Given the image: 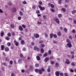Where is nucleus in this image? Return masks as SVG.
Returning <instances> with one entry per match:
<instances>
[{
	"label": "nucleus",
	"instance_id": "nucleus-15",
	"mask_svg": "<svg viewBox=\"0 0 76 76\" xmlns=\"http://www.w3.org/2000/svg\"><path fill=\"white\" fill-rule=\"evenodd\" d=\"M5 51H9V49L7 47H6L5 49Z\"/></svg>",
	"mask_w": 76,
	"mask_h": 76
},
{
	"label": "nucleus",
	"instance_id": "nucleus-51",
	"mask_svg": "<svg viewBox=\"0 0 76 76\" xmlns=\"http://www.w3.org/2000/svg\"><path fill=\"white\" fill-rule=\"evenodd\" d=\"M48 72H50V68H48Z\"/></svg>",
	"mask_w": 76,
	"mask_h": 76
},
{
	"label": "nucleus",
	"instance_id": "nucleus-38",
	"mask_svg": "<svg viewBox=\"0 0 76 76\" xmlns=\"http://www.w3.org/2000/svg\"><path fill=\"white\" fill-rule=\"evenodd\" d=\"M64 31L65 32H66L67 31V28H64Z\"/></svg>",
	"mask_w": 76,
	"mask_h": 76
},
{
	"label": "nucleus",
	"instance_id": "nucleus-6",
	"mask_svg": "<svg viewBox=\"0 0 76 76\" xmlns=\"http://www.w3.org/2000/svg\"><path fill=\"white\" fill-rule=\"evenodd\" d=\"M34 37H35L36 38H39V34H34Z\"/></svg>",
	"mask_w": 76,
	"mask_h": 76
},
{
	"label": "nucleus",
	"instance_id": "nucleus-54",
	"mask_svg": "<svg viewBox=\"0 0 76 76\" xmlns=\"http://www.w3.org/2000/svg\"><path fill=\"white\" fill-rule=\"evenodd\" d=\"M39 43H42V42H43V41H42V40H41V41H40L39 42Z\"/></svg>",
	"mask_w": 76,
	"mask_h": 76
},
{
	"label": "nucleus",
	"instance_id": "nucleus-2",
	"mask_svg": "<svg viewBox=\"0 0 76 76\" xmlns=\"http://www.w3.org/2000/svg\"><path fill=\"white\" fill-rule=\"evenodd\" d=\"M55 21L56 22L57 24H59L60 23V21H59V19L57 18H56L55 19Z\"/></svg>",
	"mask_w": 76,
	"mask_h": 76
},
{
	"label": "nucleus",
	"instance_id": "nucleus-36",
	"mask_svg": "<svg viewBox=\"0 0 76 76\" xmlns=\"http://www.w3.org/2000/svg\"><path fill=\"white\" fill-rule=\"evenodd\" d=\"M35 8H36V6L35 5H33L32 7V8L33 9H35Z\"/></svg>",
	"mask_w": 76,
	"mask_h": 76
},
{
	"label": "nucleus",
	"instance_id": "nucleus-45",
	"mask_svg": "<svg viewBox=\"0 0 76 76\" xmlns=\"http://www.w3.org/2000/svg\"><path fill=\"white\" fill-rule=\"evenodd\" d=\"M62 11H63V12H65L66 11V9H65L64 8H62Z\"/></svg>",
	"mask_w": 76,
	"mask_h": 76
},
{
	"label": "nucleus",
	"instance_id": "nucleus-63",
	"mask_svg": "<svg viewBox=\"0 0 76 76\" xmlns=\"http://www.w3.org/2000/svg\"><path fill=\"white\" fill-rule=\"evenodd\" d=\"M72 66H75V63H72Z\"/></svg>",
	"mask_w": 76,
	"mask_h": 76
},
{
	"label": "nucleus",
	"instance_id": "nucleus-7",
	"mask_svg": "<svg viewBox=\"0 0 76 76\" xmlns=\"http://www.w3.org/2000/svg\"><path fill=\"white\" fill-rule=\"evenodd\" d=\"M16 11V9L15 7L12 8V12H15Z\"/></svg>",
	"mask_w": 76,
	"mask_h": 76
},
{
	"label": "nucleus",
	"instance_id": "nucleus-20",
	"mask_svg": "<svg viewBox=\"0 0 76 76\" xmlns=\"http://www.w3.org/2000/svg\"><path fill=\"white\" fill-rule=\"evenodd\" d=\"M19 14L20 16H23V12H22L21 11L20 12Z\"/></svg>",
	"mask_w": 76,
	"mask_h": 76
},
{
	"label": "nucleus",
	"instance_id": "nucleus-37",
	"mask_svg": "<svg viewBox=\"0 0 76 76\" xmlns=\"http://www.w3.org/2000/svg\"><path fill=\"white\" fill-rule=\"evenodd\" d=\"M7 35L8 37H10L11 36V34H10V33H9L7 34Z\"/></svg>",
	"mask_w": 76,
	"mask_h": 76
},
{
	"label": "nucleus",
	"instance_id": "nucleus-60",
	"mask_svg": "<svg viewBox=\"0 0 76 76\" xmlns=\"http://www.w3.org/2000/svg\"><path fill=\"white\" fill-rule=\"evenodd\" d=\"M31 58L30 57H28L27 58V60H31Z\"/></svg>",
	"mask_w": 76,
	"mask_h": 76
},
{
	"label": "nucleus",
	"instance_id": "nucleus-50",
	"mask_svg": "<svg viewBox=\"0 0 76 76\" xmlns=\"http://www.w3.org/2000/svg\"><path fill=\"white\" fill-rule=\"evenodd\" d=\"M56 67H58V63H56Z\"/></svg>",
	"mask_w": 76,
	"mask_h": 76
},
{
	"label": "nucleus",
	"instance_id": "nucleus-40",
	"mask_svg": "<svg viewBox=\"0 0 76 76\" xmlns=\"http://www.w3.org/2000/svg\"><path fill=\"white\" fill-rule=\"evenodd\" d=\"M66 41L67 42H68L69 43L71 42H70V40L69 39H67Z\"/></svg>",
	"mask_w": 76,
	"mask_h": 76
},
{
	"label": "nucleus",
	"instance_id": "nucleus-10",
	"mask_svg": "<svg viewBox=\"0 0 76 76\" xmlns=\"http://www.w3.org/2000/svg\"><path fill=\"white\" fill-rule=\"evenodd\" d=\"M1 50H4V45H1Z\"/></svg>",
	"mask_w": 76,
	"mask_h": 76
},
{
	"label": "nucleus",
	"instance_id": "nucleus-28",
	"mask_svg": "<svg viewBox=\"0 0 76 76\" xmlns=\"http://www.w3.org/2000/svg\"><path fill=\"white\" fill-rule=\"evenodd\" d=\"M35 66L36 67H39V64H36L35 65Z\"/></svg>",
	"mask_w": 76,
	"mask_h": 76
},
{
	"label": "nucleus",
	"instance_id": "nucleus-44",
	"mask_svg": "<svg viewBox=\"0 0 76 76\" xmlns=\"http://www.w3.org/2000/svg\"><path fill=\"white\" fill-rule=\"evenodd\" d=\"M64 75H65L66 76H68V74L67 73H65L64 74Z\"/></svg>",
	"mask_w": 76,
	"mask_h": 76
},
{
	"label": "nucleus",
	"instance_id": "nucleus-49",
	"mask_svg": "<svg viewBox=\"0 0 76 76\" xmlns=\"http://www.w3.org/2000/svg\"><path fill=\"white\" fill-rule=\"evenodd\" d=\"M41 46L42 47H45V45L44 44H41Z\"/></svg>",
	"mask_w": 76,
	"mask_h": 76
},
{
	"label": "nucleus",
	"instance_id": "nucleus-33",
	"mask_svg": "<svg viewBox=\"0 0 76 76\" xmlns=\"http://www.w3.org/2000/svg\"><path fill=\"white\" fill-rule=\"evenodd\" d=\"M48 53L49 54H51V50H49Z\"/></svg>",
	"mask_w": 76,
	"mask_h": 76
},
{
	"label": "nucleus",
	"instance_id": "nucleus-23",
	"mask_svg": "<svg viewBox=\"0 0 76 76\" xmlns=\"http://www.w3.org/2000/svg\"><path fill=\"white\" fill-rule=\"evenodd\" d=\"M22 3L23 4H26L27 3L26 2V1H24L22 2Z\"/></svg>",
	"mask_w": 76,
	"mask_h": 76
},
{
	"label": "nucleus",
	"instance_id": "nucleus-24",
	"mask_svg": "<svg viewBox=\"0 0 76 76\" xmlns=\"http://www.w3.org/2000/svg\"><path fill=\"white\" fill-rule=\"evenodd\" d=\"M45 10V7H42L40 9V10Z\"/></svg>",
	"mask_w": 76,
	"mask_h": 76
},
{
	"label": "nucleus",
	"instance_id": "nucleus-31",
	"mask_svg": "<svg viewBox=\"0 0 76 76\" xmlns=\"http://www.w3.org/2000/svg\"><path fill=\"white\" fill-rule=\"evenodd\" d=\"M53 37H54V38H57V35L55 34L53 35Z\"/></svg>",
	"mask_w": 76,
	"mask_h": 76
},
{
	"label": "nucleus",
	"instance_id": "nucleus-30",
	"mask_svg": "<svg viewBox=\"0 0 76 76\" xmlns=\"http://www.w3.org/2000/svg\"><path fill=\"white\" fill-rule=\"evenodd\" d=\"M53 34H51L50 35V38H53Z\"/></svg>",
	"mask_w": 76,
	"mask_h": 76
},
{
	"label": "nucleus",
	"instance_id": "nucleus-21",
	"mask_svg": "<svg viewBox=\"0 0 76 76\" xmlns=\"http://www.w3.org/2000/svg\"><path fill=\"white\" fill-rule=\"evenodd\" d=\"M8 4L9 6H11V5H12V3L10 2H8Z\"/></svg>",
	"mask_w": 76,
	"mask_h": 76
},
{
	"label": "nucleus",
	"instance_id": "nucleus-12",
	"mask_svg": "<svg viewBox=\"0 0 76 76\" xmlns=\"http://www.w3.org/2000/svg\"><path fill=\"white\" fill-rule=\"evenodd\" d=\"M19 29L20 30V31H23V28H22V26H19Z\"/></svg>",
	"mask_w": 76,
	"mask_h": 76
},
{
	"label": "nucleus",
	"instance_id": "nucleus-39",
	"mask_svg": "<svg viewBox=\"0 0 76 76\" xmlns=\"http://www.w3.org/2000/svg\"><path fill=\"white\" fill-rule=\"evenodd\" d=\"M39 13H40V11H39V10L36 11V13H37V14H39Z\"/></svg>",
	"mask_w": 76,
	"mask_h": 76
},
{
	"label": "nucleus",
	"instance_id": "nucleus-47",
	"mask_svg": "<svg viewBox=\"0 0 76 76\" xmlns=\"http://www.w3.org/2000/svg\"><path fill=\"white\" fill-rule=\"evenodd\" d=\"M70 53H71V54H74V52L73 51H71L70 52Z\"/></svg>",
	"mask_w": 76,
	"mask_h": 76
},
{
	"label": "nucleus",
	"instance_id": "nucleus-9",
	"mask_svg": "<svg viewBox=\"0 0 76 76\" xmlns=\"http://www.w3.org/2000/svg\"><path fill=\"white\" fill-rule=\"evenodd\" d=\"M50 60V59L48 58H46L44 61L47 62V61H48V60Z\"/></svg>",
	"mask_w": 76,
	"mask_h": 76
},
{
	"label": "nucleus",
	"instance_id": "nucleus-18",
	"mask_svg": "<svg viewBox=\"0 0 76 76\" xmlns=\"http://www.w3.org/2000/svg\"><path fill=\"white\" fill-rule=\"evenodd\" d=\"M57 35H58V36L60 37V36H61V32H58L57 33Z\"/></svg>",
	"mask_w": 76,
	"mask_h": 76
},
{
	"label": "nucleus",
	"instance_id": "nucleus-29",
	"mask_svg": "<svg viewBox=\"0 0 76 76\" xmlns=\"http://www.w3.org/2000/svg\"><path fill=\"white\" fill-rule=\"evenodd\" d=\"M10 64H11V65H12L13 64V61H10Z\"/></svg>",
	"mask_w": 76,
	"mask_h": 76
},
{
	"label": "nucleus",
	"instance_id": "nucleus-4",
	"mask_svg": "<svg viewBox=\"0 0 76 76\" xmlns=\"http://www.w3.org/2000/svg\"><path fill=\"white\" fill-rule=\"evenodd\" d=\"M48 4L49 6H50L52 8H54V5L53 4H51V3H49Z\"/></svg>",
	"mask_w": 76,
	"mask_h": 76
},
{
	"label": "nucleus",
	"instance_id": "nucleus-8",
	"mask_svg": "<svg viewBox=\"0 0 76 76\" xmlns=\"http://www.w3.org/2000/svg\"><path fill=\"white\" fill-rule=\"evenodd\" d=\"M55 74L56 76H58L59 75H60V72L58 71H56V72Z\"/></svg>",
	"mask_w": 76,
	"mask_h": 76
},
{
	"label": "nucleus",
	"instance_id": "nucleus-13",
	"mask_svg": "<svg viewBox=\"0 0 76 76\" xmlns=\"http://www.w3.org/2000/svg\"><path fill=\"white\" fill-rule=\"evenodd\" d=\"M22 59H19L18 60V63L19 64H21V63H22Z\"/></svg>",
	"mask_w": 76,
	"mask_h": 76
},
{
	"label": "nucleus",
	"instance_id": "nucleus-59",
	"mask_svg": "<svg viewBox=\"0 0 76 76\" xmlns=\"http://www.w3.org/2000/svg\"><path fill=\"white\" fill-rule=\"evenodd\" d=\"M37 51H38V52H39V48H37Z\"/></svg>",
	"mask_w": 76,
	"mask_h": 76
},
{
	"label": "nucleus",
	"instance_id": "nucleus-17",
	"mask_svg": "<svg viewBox=\"0 0 76 76\" xmlns=\"http://www.w3.org/2000/svg\"><path fill=\"white\" fill-rule=\"evenodd\" d=\"M37 60L38 61H39L40 60V57L38 56H37Z\"/></svg>",
	"mask_w": 76,
	"mask_h": 76
},
{
	"label": "nucleus",
	"instance_id": "nucleus-32",
	"mask_svg": "<svg viewBox=\"0 0 76 76\" xmlns=\"http://www.w3.org/2000/svg\"><path fill=\"white\" fill-rule=\"evenodd\" d=\"M58 16L59 17V18H61L62 16V15L61 14H59L58 15Z\"/></svg>",
	"mask_w": 76,
	"mask_h": 76
},
{
	"label": "nucleus",
	"instance_id": "nucleus-52",
	"mask_svg": "<svg viewBox=\"0 0 76 76\" xmlns=\"http://www.w3.org/2000/svg\"><path fill=\"white\" fill-rule=\"evenodd\" d=\"M18 20H20V19H21V17H19L18 18Z\"/></svg>",
	"mask_w": 76,
	"mask_h": 76
},
{
	"label": "nucleus",
	"instance_id": "nucleus-41",
	"mask_svg": "<svg viewBox=\"0 0 76 76\" xmlns=\"http://www.w3.org/2000/svg\"><path fill=\"white\" fill-rule=\"evenodd\" d=\"M60 75L61 76H64V74L62 73H60Z\"/></svg>",
	"mask_w": 76,
	"mask_h": 76
},
{
	"label": "nucleus",
	"instance_id": "nucleus-22",
	"mask_svg": "<svg viewBox=\"0 0 76 76\" xmlns=\"http://www.w3.org/2000/svg\"><path fill=\"white\" fill-rule=\"evenodd\" d=\"M6 40H9V39H10V38L9 37H6Z\"/></svg>",
	"mask_w": 76,
	"mask_h": 76
},
{
	"label": "nucleus",
	"instance_id": "nucleus-11",
	"mask_svg": "<svg viewBox=\"0 0 76 76\" xmlns=\"http://www.w3.org/2000/svg\"><path fill=\"white\" fill-rule=\"evenodd\" d=\"M14 43H15V45H16V46H18V42H17L16 40H14Z\"/></svg>",
	"mask_w": 76,
	"mask_h": 76
},
{
	"label": "nucleus",
	"instance_id": "nucleus-61",
	"mask_svg": "<svg viewBox=\"0 0 76 76\" xmlns=\"http://www.w3.org/2000/svg\"><path fill=\"white\" fill-rule=\"evenodd\" d=\"M69 38H70V39H71L72 38V36L70 35H69Z\"/></svg>",
	"mask_w": 76,
	"mask_h": 76
},
{
	"label": "nucleus",
	"instance_id": "nucleus-55",
	"mask_svg": "<svg viewBox=\"0 0 76 76\" xmlns=\"http://www.w3.org/2000/svg\"><path fill=\"white\" fill-rule=\"evenodd\" d=\"M65 2L66 3H68V2H69V0H65Z\"/></svg>",
	"mask_w": 76,
	"mask_h": 76
},
{
	"label": "nucleus",
	"instance_id": "nucleus-25",
	"mask_svg": "<svg viewBox=\"0 0 76 76\" xmlns=\"http://www.w3.org/2000/svg\"><path fill=\"white\" fill-rule=\"evenodd\" d=\"M11 28H15V26L13 24H12L11 25Z\"/></svg>",
	"mask_w": 76,
	"mask_h": 76
},
{
	"label": "nucleus",
	"instance_id": "nucleus-27",
	"mask_svg": "<svg viewBox=\"0 0 76 76\" xmlns=\"http://www.w3.org/2000/svg\"><path fill=\"white\" fill-rule=\"evenodd\" d=\"M7 45L8 46H10L11 45V43L10 42H8L7 43Z\"/></svg>",
	"mask_w": 76,
	"mask_h": 76
},
{
	"label": "nucleus",
	"instance_id": "nucleus-48",
	"mask_svg": "<svg viewBox=\"0 0 76 76\" xmlns=\"http://www.w3.org/2000/svg\"><path fill=\"white\" fill-rule=\"evenodd\" d=\"M22 27H23V28H26V26L24 25H22Z\"/></svg>",
	"mask_w": 76,
	"mask_h": 76
},
{
	"label": "nucleus",
	"instance_id": "nucleus-26",
	"mask_svg": "<svg viewBox=\"0 0 76 76\" xmlns=\"http://www.w3.org/2000/svg\"><path fill=\"white\" fill-rule=\"evenodd\" d=\"M3 35H4V32L3 31L1 32V36L2 37H3Z\"/></svg>",
	"mask_w": 76,
	"mask_h": 76
},
{
	"label": "nucleus",
	"instance_id": "nucleus-14",
	"mask_svg": "<svg viewBox=\"0 0 76 76\" xmlns=\"http://www.w3.org/2000/svg\"><path fill=\"white\" fill-rule=\"evenodd\" d=\"M76 13V10H72V14H75V13Z\"/></svg>",
	"mask_w": 76,
	"mask_h": 76
},
{
	"label": "nucleus",
	"instance_id": "nucleus-42",
	"mask_svg": "<svg viewBox=\"0 0 76 76\" xmlns=\"http://www.w3.org/2000/svg\"><path fill=\"white\" fill-rule=\"evenodd\" d=\"M41 24V22H40L39 21H38L37 23V25H40Z\"/></svg>",
	"mask_w": 76,
	"mask_h": 76
},
{
	"label": "nucleus",
	"instance_id": "nucleus-56",
	"mask_svg": "<svg viewBox=\"0 0 76 76\" xmlns=\"http://www.w3.org/2000/svg\"><path fill=\"white\" fill-rule=\"evenodd\" d=\"M74 22L75 24H76V20H74Z\"/></svg>",
	"mask_w": 76,
	"mask_h": 76
},
{
	"label": "nucleus",
	"instance_id": "nucleus-53",
	"mask_svg": "<svg viewBox=\"0 0 76 76\" xmlns=\"http://www.w3.org/2000/svg\"><path fill=\"white\" fill-rule=\"evenodd\" d=\"M15 76V74L14 73H12L11 74V76Z\"/></svg>",
	"mask_w": 76,
	"mask_h": 76
},
{
	"label": "nucleus",
	"instance_id": "nucleus-1",
	"mask_svg": "<svg viewBox=\"0 0 76 76\" xmlns=\"http://www.w3.org/2000/svg\"><path fill=\"white\" fill-rule=\"evenodd\" d=\"M44 71H45V70H44V69L43 68H42V70L39 69V70L38 69H35V72H36V73H38L39 71L40 74H42V72H44Z\"/></svg>",
	"mask_w": 76,
	"mask_h": 76
},
{
	"label": "nucleus",
	"instance_id": "nucleus-57",
	"mask_svg": "<svg viewBox=\"0 0 76 76\" xmlns=\"http://www.w3.org/2000/svg\"><path fill=\"white\" fill-rule=\"evenodd\" d=\"M38 7H39V9H40L42 7V6H41L40 5H39L38 6Z\"/></svg>",
	"mask_w": 76,
	"mask_h": 76
},
{
	"label": "nucleus",
	"instance_id": "nucleus-16",
	"mask_svg": "<svg viewBox=\"0 0 76 76\" xmlns=\"http://www.w3.org/2000/svg\"><path fill=\"white\" fill-rule=\"evenodd\" d=\"M40 51L41 53H44V49H41Z\"/></svg>",
	"mask_w": 76,
	"mask_h": 76
},
{
	"label": "nucleus",
	"instance_id": "nucleus-43",
	"mask_svg": "<svg viewBox=\"0 0 76 76\" xmlns=\"http://www.w3.org/2000/svg\"><path fill=\"white\" fill-rule=\"evenodd\" d=\"M39 3L40 5H42V2L41 1H39Z\"/></svg>",
	"mask_w": 76,
	"mask_h": 76
},
{
	"label": "nucleus",
	"instance_id": "nucleus-46",
	"mask_svg": "<svg viewBox=\"0 0 76 76\" xmlns=\"http://www.w3.org/2000/svg\"><path fill=\"white\" fill-rule=\"evenodd\" d=\"M20 57L22 58V57H23V55H22V54H20Z\"/></svg>",
	"mask_w": 76,
	"mask_h": 76
},
{
	"label": "nucleus",
	"instance_id": "nucleus-58",
	"mask_svg": "<svg viewBox=\"0 0 76 76\" xmlns=\"http://www.w3.org/2000/svg\"><path fill=\"white\" fill-rule=\"evenodd\" d=\"M54 63V62L53 61H52L51 62V64H53Z\"/></svg>",
	"mask_w": 76,
	"mask_h": 76
},
{
	"label": "nucleus",
	"instance_id": "nucleus-3",
	"mask_svg": "<svg viewBox=\"0 0 76 76\" xmlns=\"http://www.w3.org/2000/svg\"><path fill=\"white\" fill-rule=\"evenodd\" d=\"M67 45L69 47V48H71L72 47V44L71 42H69L67 44Z\"/></svg>",
	"mask_w": 76,
	"mask_h": 76
},
{
	"label": "nucleus",
	"instance_id": "nucleus-62",
	"mask_svg": "<svg viewBox=\"0 0 76 76\" xmlns=\"http://www.w3.org/2000/svg\"><path fill=\"white\" fill-rule=\"evenodd\" d=\"M23 51H26V48H23Z\"/></svg>",
	"mask_w": 76,
	"mask_h": 76
},
{
	"label": "nucleus",
	"instance_id": "nucleus-34",
	"mask_svg": "<svg viewBox=\"0 0 76 76\" xmlns=\"http://www.w3.org/2000/svg\"><path fill=\"white\" fill-rule=\"evenodd\" d=\"M50 11H51V12H55L54 10L52 8H51L50 9Z\"/></svg>",
	"mask_w": 76,
	"mask_h": 76
},
{
	"label": "nucleus",
	"instance_id": "nucleus-64",
	"mask_svg": "<svg viewBox=\"0 0 76 76\" xmlns=\"http://www.w3.org/2000/svg\"><path fill=\"white\" fill-rule=\"evenodd\" d=\"M12 35H13V36H14V35H15V32H13L12 33Z\"/></svg>",
	"mask_w": 76,
	"mask_h": 76
},
{
	"label": "nucleus",
	"instance_id": "nucleus-19",
	"mask_svg": "<svg viewBox=\"0 0 76 76\" xmlns=\"http://www.w3.org/2000/svg\"><path fill=\"white\" fill-rule=\"evenodd\" d=\"M21 43L22 44V45H23L25 44V42H24V41L22 40L21 41Z\"/></svg>",
	"mask_w": 76,
	"mask_h": 76
},
{
	"label": "nucleus",
	"instance_id": "nucleus-35",
	"mask_svg": "<svg viewBox=\"0 0 76 76\" xmlns=\"http://www.w3.org/2000/svg\"><path fill=\"white\" fill-rule=\"evenodd\" d=\"M44 57H47V53H45L44 55Z\"/></svg>",
	"mask_w": 76,
	"mask_h": 76
},
{
	"label": "nucleus",
	"instance_id": "nucleus-5",
	"mask_svg": "<svg viewBox=\"0 0 76 76\" xmlns=\"http://www.w3.org/2000/svg\"><path fill=\"white\" fill-rule=\"evenodd\" d=\"M66 63L67 64H69L70 63V62L69 59H67L66 60Z\"/></svg>",
	"mask_w": 76,
	"mask_h": 76
}]
</instances>
